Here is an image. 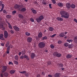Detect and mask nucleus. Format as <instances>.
<instances>
[{
  "label": "nucleus",
  "instance_id": "f257e3e1",
  "mask_svg": "<svg viewBox=\"0 0 77 77\" xmlns=\"http://www.w3.org/2000/svg\"><path fill=\"white\" fill-rule=\"evenodd\" d=\"M38 46L40 48H42L45 46V43L44 42H40L38 44Z\"/></svg>",
  "mask_w": 77,
  "mask_h": 77
},
{
  "label": "nucleus",
  "instance_id": "f03ea898",
  "mask_svg": "<svg viewBox=\"0 0 77 77\" xmlns=\"http://www.w3.org/2000/svg\"><path fill=\"white\" fill-rule=\"evenodd\" d=\"M44 16L42 15L38 17L36 19V20L37 23H40L42 20L44 19Z\"/></svg>",
  "mask_w": 77,
  "mask_h": 77
},
{
  "label": "nucleus",
  "instance_id": "7ed1b4c3",
  "mask_svg": "<svg viewBox=\"0 0 77 77\" xmlns=\"http://www.w3.org/2000/svg\"><path fill=\"white\" fill-rule=\"evenodd\" d=\"M53 55L55 57H61L62 54L60 53H59L57 52H55L53 54Z\"/></svg>",
  "mask_w": 77,
  "mask_h": 77
},
{
  "label": "nucleus",
  "instance_id": "20e7f679",
  "mask_svg": "<svg viewBox=\"0 0 77 77\" xmlns=\"http://www.w3.org/2000/svg\"><path fill=\"white\" fill-rule=\"evenodd\" d=\"M11 46V48H13V46L12 45H9L8 47L7 48V52H6V53H7V54H9V53H10V51H10V47Z\"/></svg>",
  "mask_w": 77,
  "mask_h": 77
},
{
  "label": "nucleus",
  "instance_id": "39448f33",
  "mask_svg": "<svg viewBox=\"0 0 77 77\" xmlns=\"http://www.w3.org/2000/svg\"><path fill=\"white\" fill-rule=\"evenodd\" d=\"M20 7L21 8H23V7H24V6L22 5H19L17 4H16L14 6V8L15 9H18Z\"/></svg>",
  "mask_w": 77,
  "mask_h": 77
},
{
  "label": "nucleus",
  "instance_id": "423d86ee",
  "mask_svg": "<svg viewBox=\"0 0 77 77\" xmlns=\"http://www.w3.org/2000/svg\"><path fill=\"white\" fill-rule=\"evenodd\" d=\"M13 28L14 30L16 32H19L20 30V29L17 26H13Z\"/></svg>",
  "mask_w": 77,
  "mask_h": 77
},
{
  "label": "nucleus",
  "instance_id": "0eeeda50",
  "mask_svg": "<svg viewBox=\"0 0 77 77\" xmlns=\"http://www.w3.org/2000/svg\"><path fill=\"white\" fill-rule=\"evenodd\" d=\"M32 40H33V39H32V38H31L30 37H29L27 38V42H28V43H30V42H31L32 41Z\"/></svg>",
  "mask_w": 77,
  "mask_h": 77
},
{
  "label": "nucleus",
  "instance_id": "6e6552de",
  "mask_svg": "<svg viewBox=\"0 0 77 77\" xmlns=\"http://www.w3.org/2000/svg\"><path fill=\"white\" fill-rule=\"evenodd\" d=\"M69 17V13H67V12H66L64 14V18H68Z\"/></svg>",
  "mask_w": 77,
  "mask_h": 77
},
{
  "label": "nucleus",
  "instance_id": "1a4fd4ad",
  "mask_svg": "<svg viewBox=\"0 0 77 77\" xmlns=\"http://www.w3.org/2000/svg\"><path fill=\"white\" fill-rule=\"evenodd\" d=\"M7 67L6 66H4L3 67V69L2 70V72H4L6 71L7 70Z\"/></svg>",
  "mask_w": 77,
  "mask_h": 77
},
{
  "label": "nucleus",
  "instance_id": "9d476101",
  "mask_svg": "<svg viewBox=\"0 0 77 77\" xmlns=\"http://www.w3.org/2000/svg\"><path fill=\"white\" fill-rule=\"evenodd\" d=\"M0 28H2V30H5V28L3 26V23H0Z\"/></svg>",
  "mask_w": 77,
  "mask_h": 77
},
{
  "label": "nucleus",
  "instance_id": "9b49d317",
  "mask_svg": "<svg viewBox=\"0 0 77 77\" xmlns=\"http://www.w3.org/2000/svg\"><path fill=\"white\" fill-rule=\"evenodd\" d=\"M8 32L6 31H5L4 32V37L5 38H7L8 37Z\"/></svg>",
  "mask_w": 77,
  "mask_h": 77
},
{
  "label": "nucleus",
  "instance_id": "f8f14e48",
  "mask_svg": "<svg viewBox=\"0 0 77 77\" xmlns=\"http://www.w3.org/2000/svg\"><path fill=\"white\" fill-rule=\"evenodd\" d=\"M42 37V33L41 32H39L38 34V38H41Z\"/></svg>",
  "mask_w": 77,
  "mask_h": 77
},
{
  "label": "nucleus",
  "instance_id": "ddd939ff",
  "mask_svg": "<svg viewBox=\"0 0 77 77\" xmlns=\"http://www.w3.org/2000/svg\"><path fill=\"white\" fill-rule=\"evenodd\" d=\"M57 5L60 7H63V3L61 2L58 3L57 4Z\"/></svg>",
  "mask_w": 77,
  "mask_h": 77
},
{
  "label": "nucleus",
  "instance_id": "4468645a",
  "mask_svg": "<svg viewBox=\"0 0 77 77\" xmlns=\"http://www.w3.org/2000/svg\"><path fill=\"white\" fill-rule=\"evenodd\" d=\"M66 6L67 9H70V7H71L70 3H67L66 4Z\"/></svg>",
  "mask_w": 77,
  "mask_h": 77
},
{
  "label": "nucleus",
  "instance_id": "2eb2a0df",
  "mask_svg": "<svg viewBox=\"0 0 77 77\" xmlns=\"http://www.w3.org/2000/svg\"><path fill=\"white\" fill-rule=\"evenodd\" d=\"M65 36V34H64L63 32H62L59 34V36L60 37V38H62L63 37H64Z\"/></svg>",
  "mask_w": 77,
  "mask_h": 77
},
{
  "label": "nucleus",
  "instance_id": "dca6fc26",
  "mask_svg": "<svg viewBox=\"0 0 77 77\" xmlns=\"http://www.w3.org/2000/svg\"><path fill=\"white\" fill-rule=\"evenodd\" d=\"M72 55L71 54H68L66 55V58L67 59H70L72 57Z\"/></svg>",
  "mask_w": 77,
  "mask_h": 77
},
{
  "label": "nucleus",
  "instance_id": "f3484780",
  "mask_svg": "<svg viewBox=\"0 0 77 77\" xmlns=\"http://www.w3.org/2000/svg\"><path fill=\"white\" fill-rule=\"evenodd\" d=\"M57 21H62L63 20V18H62L60 17H58L57 18Z\"/></svg>",
  "mask_w": 77,
  "mask_h": 77
},
{
  "label": "nucleus",
  "instance_id": "a211bd4d",
  "mask_svg": "<svg viewBox=\"0 0 77 77\" xmlns=\"http://www.w3.org/2000/svg\"><path fill=\"white\" fill-rule=\"evenodd\" d=\"M74 42L76 44H77V36H75L73 38Z\"/></svg>",
  "mask_w": 77,
  "mask_h": 77
},
{
  "label": "nucleus",
  "instance_id": "6ab92c4d",
  "mask_svg": "<svg viewBox=\"0 0 77 77\" xmlns=\"http://www.w3.org/2000/svg\"><path fill=\"white\" fill-rule=\"evenodd\" d=\"M31 59H33L35 57V54L34 53H32L31 54Z\"/></svg>",
  "mask_w": 77,
  "mask_h": 77
},
{
  "label": "nucleus",
  "instance_id": "aec40b11",
  "mask_svg": "<svg viewBox=\"0 0 77 77\" xmlns=\"http://www.w3.org/2000/svg\"><path fill=\"white\" fill-rule=\"evenodd\" d=\"M20 11L23 12H25V11H26V8H22L20 10Z\"/></svg>",
  "mask_w": 77,
  "mask_h": 77
},
{
  "label": "nucleus",
  "instance_id": "412c9836",
  "mask_svg": "<svg viewBox=\"0 0 77 77\" xmlns=\"http://www.w3.org/2000/svg\"><path fill=\"white\" fill-rule=\"evenodd\" d=\"M0 39L1 40H5V38H3V35L1 34L0 35Z\"/></svg>",
  "mask_w": 77,
  "mask_h": 77
},
{
  "label": "nucleus",
  "instance_id": "4be33fe9",
  "mask_svg": "<svg viewBox=\"0 0 77 77\" xmlns=\"http://www.w3.org/2000/svg\"><path fill=\"white\" fill-rule=\"evenodd\" d=\"M24 58L25 59H26L27 60H29V56L27 55H24Z\"/></svg>",
  "mask_w": 77,
  "mask_h": 77
},
{
  "label": "nucleus",
  "instance_id": "5701e85b",
  "mask_svg": "<svg viewBox=\"0 0 77 77\" xmlns=\"http://www.w3.org/2000/svg\"><path fill=\"white\" fill-rule=\"evenodd\" d=\"M18 17L20 18H21V19H23V18H24V16L21 14H19L18 15Z\"/></svg>",
  "mask_w": 77,
  "mask_h": 77
},
{
  "label": "nucleus",
  "instance_id": "b1692460",
  "mask_svg": "<svg viewBox=\"0 0 77 77\" xmlns=\"http://www.w3.org/2000/svg\"><path fill=\"white\" fill-rule=\"evenodd\" d=\"M60 74L59 73H55L54 75L55 77H60Z\"/></svg>",
  "mask_w": 77,
  "mask_h": 77
},
{
  "label": "nucleus",
  "instance_id": "393cba45",
  "mask_svg": "<svg viewBox=\"0 0 77 77\" xmlns=\"http://www.w3.org/2000/svg\"><path fill=\"white\" fill-rule=\"evenodd\" d=\"M66 12L65 11H61L60 12L61 15H64Z\"/></svg>",
  "mask_w": 77,
  "mask_h": 77
},
{
  "label": "nucleus",
  "instance_id": "a878e982",
  "mask_svg": "<svg viewBox=\"0 0 77 77\" xmlns=\"http://www.w3.org/2000/svg\"><path fill=\"white\" fill-rule=\"evenodd\" d=\"M70 7L72 9H74V8H75V5L74 4H72L70 5Z\"/></svg>",
  "mask_w": 77,
  "mask_h": 77
},
{
  "label": "nucleus",
  "instance_id": "bb28decb",
  "mask_svg": "<svg viewBox=\"0 0 77 77\" xmlns=\"http://www.w3.org/2000/svg\"><path fill=\"white\" fill-rule=\"evenodd\" d=\"M15 70H12L10 71V73L11 74H14V73H15Z\"/></svg>",
  "mask_w": 77,
  "mask_h": 77
},
{
  "label": "nucleus",
  "instance_id": "cd10ccee",
  "mask_svg": "<svg viewBox=\"0 0 77 77\" xmlns=\"http://www.w3.org/2000/svg\"><path fill=\"white\" fill-rule=\"evenodd\" d=\"M8 27L9 28H10V29H12V25H11V24H10V23L8 22Z\"/></svg>",
  "mask_w": 77,
  "mask_h": 77
},
{
  "label": "nucleus",
  "instance_id": "c85d7f7f",
  "mask_svg": "<svg viewBox=\"0 0 77 77\" xmlns=\"http://www.w3.org/2000/svg\"><path fill=\"white\" fill-rule=\"evenodd\" d=\"M2 8L1 9V11H3V10L4 9V8H5V5L2 4Z\"/></svg>",
  "mask_w": 77,
  "mask_h": 77
},
{
  "label": "nucleus",
  "instance_id": "c756f323",
  "mask_svg": "<svg viewBox=\"0 0 77 77\" xmlns=\"http://www.w3.org/2000/svg\"><path fill=\"white\" fill-rule=\"evenodd\" d=\"M32 12L34 14H36L37 11L35 10H32Z\"/></svg>",
  "mask_w": 77,
  "mask_h": 77
},
{
  "label": "nucleus",
  "instance_id": "7c9ffc66",
  "mask_svg": "<svg viewBox=\"0 0 77 77\" xmlns=\"http://www.w3.org/2000/svg\"><path fill=\"white\" fill-rule=\"evenodd\" d=\"M49 29L50 32H53L54 30V28L52 27H49Z\"/></svg>",
  "mask_w": 77,
  "mask_h": 77
},
{
  "label": "nucleus",
  "instance_id": "2f4dec72",
  "mask_svg": "<svg viewBox=\"0 0 77 77\" xmlns=\"http://www.w3.org/2000/svg\"><path fill=\"white\" fill-rule=\"evenodd\" d=\"M59 66L60 68H63V65L62 63H60L59 64Z\"/></svg>",
  "mask_w": 77,
  "mask_h": 77
},
{
  "label": "nucleus",
  "instance_id": "473e14b6",
  "mask_svg": "<svg viewBox=\"0 0 77 77\" xmlns=\"http://www.w3.org/2000/svg\"><path fill=\"white\" fill-rule=\"evenodd\" d=\"M69 45V43H65L64 44V45L65 46V47H68V45Z\"/></svg>",
  "mask_w": 77,
  "mask_h": 77
},
{
  "label": "nucleus",
  "instance_id": "72a5a7b5",
  "mask_svg": "<svg viewBox=\"0 0 77 77\" xmlns=\"http://www.w3.org/2000/svg\"><path fill=\"white\" fill-rule=\"evenodd\" d=\"M14 59L16 60H18V55H16L14 57Z\"/></svg>",
  "mask_w": 77,
  "mask_h": 77
},
{
  "label": "nucleus",
  "instance_id": "f704fd0d",
  "mask_svg": "<svg viewBox=\"0 0 77 77\" xmlns=\"http://www.w3.org/2000/svg\"><path fill=\"white\" fill-rule=\"evenodd\" d=\"M67 42H69V43H71V42H72L73 41V40H67L66 41Z\"/></svg>",
  "mask_w": 77,
  "mask_h": 77
},
{
  "label": "nucleus",
  "instance_id": "c9c22d12",
  "mask_svg": "<svg viewBox=\"0 0 77 77\" xmlns=\"http://www.w3.org/2000/svg\"><path fill=\"white\" fill-rule=\"evenodd\" d=\"M25 35L26 36H30V34L27 32H26L25 33Z\"/></svg>",
  "mask_w": 77,
  "mask_h": 77
},
{
  "label": "nucleus",
  "instance_id": "e433bc0d",
  "mask_svg": "<svg viewBox=\"0 0 77 77\" xmlns=\"http://www.w3.org/2000/svg\"><path fill=\"white\" fill-rule=\"evenodd\" d=\"M14 63L16 65H18V61L15 60L14 61Z\"/></svg>",
  "mask_w": 77,
  "mask_h": 77
},
{
  "label": "nucleus",
  "instance_id": "4c0bfd02",
  "mask_svg": "<svg viewBox=\"0 0 77 77\" xmlns=\"http://www.w3.org/2000/svg\"><path fill=\"white\" fill-rule=\"evenodd\" d=\"M19 72L20 73H21V74H25V73H26L27 72H26V71H24L23 72L19 71Z\"/></svg>",
  "mask_w": 77,
  "mask_h": 77
},
{
  "label": "nucleus",
  "instance_id": "58836bf2",
  "mask_svg": "<svg viewBox=\"0 0 77 77\" xmlns=\"http://www.w3.org/2000/svg\"><path fill=\"white\" fill-rule=\"evenodd\" d=\"M46 39H47V36H45L43 37L42 38V40H46Z\"/></svg>",
  "mask_w": 77,
  "mask_h": 77
},
{
  "label": "nucleus",
  "instance_id": "ea45409f",
  "mask_svg": "<svg viewBox=\"0 0 77 77\" xmlns=\"http://www.w3.org/2000/svg\"><path fill=\"white\" fill-rule=\"evenodd\" d=\"M4 75L5 77H8V73L7 72H5Z\"/></svg>",
  "mask_w": 77,
  "mask_h": 77
},
{
  "label": "nucleus",
  "instance_id": "a19ab883",
  "mask_svg": "<svg viewBox=\"0 0 77 77\" xmlns=\"http://www.w3.org/2000/svg\"><path fill=\"white\" fill-rule=\"evenodd\" d=\"M50 46L51 47V48H52V49H53V48H54V46L52 44H51L50 45Z\"/></svg>",
  "mask_w": 77,
  "mask_h": 77
},
{
  "label": "nucleus",
  "instance_id": "79ce46f5",
  "mask_svg": "<svg viewBox=\"0 0 77 77\" xmlns=\"http://www.w3.org/2000/svg\"><path fill=\"white\" fill-rule=\"evenodd\" d=\"M52 2L53 4H56V2L55 0H52Z\"/></svg>",
  "mask_w": 77,
  "mask_h": 77
},
{
  "label": "nucleus",
  "instance_id": "37998d69",
  "mask_svg": "<svg viewBox=\"0 0 77 77\" xmlns=\"http://www.w3.org/2000/svg\"><path fill=\"white\" fill-rule=\"evenodd\" d=\"M9 45V42H8L5 45V47H8V46Z\"/></svg>",
  "mask_w": 77,
  "mask_h": 77
},
{
  "label": "nucleus",
  "instance_id": "c03bdc74",
  "mask_svg": "<svg viewBox=\"0 0 77 77\" xmlns=\"http://www.w3.org/2000/svg\"><path fill=\"white\" fill-rule=\"evenodd\" d=\"M16 13H17V11H14L12 12L13 15H14V14H16Z\"/></svg>",
  "mask_w": 77,
  "mask_h": 77
},
{
  "label": "nucleus",
  "instance_id": "a18cd8bd",
  "mask_svg": "<svg viewBox=\"0 0 77 77\" xmlns=\"http://www.w3.org/2000/svg\"><path fill=\"white\" fill-rule=\"evenodd\" d=\"M3 12L4 14H6L8 13V12H7V11H6L5 10H3Z\"/></svg>",
  "mask_w": 77,
  "mask_h": 77
},
{
  "label": "nucleus",
  "instance_id": "49530a36",
  "mask_svg": "<svg viewBox=\"0 0 77 77\" xmlns=\"http://www.w3.org/2000/svg\"><path fill=\"white\" fill-rule=\"evenodd\" d=\"M6 17H7L8 18H11V16L10 15H7Z\"/></svg>",
  "mask_w": 77,
  "mask_h": 77
},
{
  "label": "nucleus",
  "instance_id": "de8ad7c7",
  "mask_svg": "<svg viewBox=\"0 0 77 77\" xmlns=\"http://www.w3.org/2000/svg\"><path fill=\"white\" fill-rule=\"evenodd\" d=\"M21 53L22 54H23V55L25 54V51H22Z\"/></svg>",
  "mask_w": 77,
  "mask_h": 77
},
{
  "label": "nucleus",
  "instance_id": "09e8293b",
  "mask_svg": "<svg viewBox=\"0 0 77 77\" xmlns=\"http://www.w3.org/2000/svg\"><path fill=\"white\" fill-rule=\"evenodd\" d=\"M24 58V56H21L20 57V59H23V58Z\"/></svg>",
  "mask_w": 77,
  "mask_h": 77
},
{
  "label": "nucleus",
  "instance_id": "8fccbe9b",
  "mask_svg": "<svg viewBox=\"0 0 77 77\" xmlns=\"http://www.w3.org/2000/svg\"><path fill=\"white\" fill-rule=\"evenodd\" d=\"M30 20L31 21H32V22H34L35 21V20H34V19H33L31 18L30 19Z\"/></svg>",
  "mask_w": 77,
  "mask_h": 77
},
{
  "label": "nucleus",
  "instance_id": "3c124183",
  "mask_svg": "<svg viewBox=\"0 0 77 77\" xmlns=\"http://www.w3.org/2000/svg\"><path fill=\"white\" fill-rule=\"evenodd\" d=\"M56 34H54L52 35L51 37V38H53L54 37V36H56Z\"/></svg>",
  "mask_w": 77,
  "mask_h": 77
},
{
  "label": "nucleus",
  "instance_id": "603ef678",
  "mask_svg": "<svg viewBox=\"0 0 77 77\" xmlns=\"http://www.w3.org/2000/svg\"><path fill=\"white\" fill-rule=\"evenodd\" d=\"M57 42L58 44H61V43L62 42V41L60 40H59Z\"/></svg>",
  "mask_w": 77,
  "mask_h": 77
},
{
  "label": "nucleus",
  "instance_id": "864d4df0",
  "mask_svg": "<svg viewBox=\"0 0 77 77\" xmlns=\"http://www.w3.org/2000/svg\"><path fill=\"white\" fill-rule=\"evenodd\" d=\"M10 32L12 34H14V30H10Z\"/></svg>",
  "mask_w": 77,
  "mask_h": 77
},
{
  "label": "nucleus",
  "instance_id": "5fc2aeb1",
  "mask_svg": "<svg viewBox=\"0 0 77 77\" xmlns=\"http://www.w3.org/2000/svg\"><path fill=\"white\" fill-rule=\"evenodd\" d=\"M51 4H50L49 5V8L50 9H52V7H51Z\"/></svg>",
  "mask_w": 77,
  "mask_h": 77
},
{
  "label": "nucleus",
  "instance_id": "6e6d98bb",
  "mask_svg": "<svg viewBox=\"0 0 77 77\" xmlns=\"http://www.w3.org/2000/svg\"><path fill=\"white\" fill-rule=\"evenodd\" d=\"M48 65H51V61H48Z\"/></svg>",
  "mask_w": 77,
  "mask_h": 77
},
{
  "label": "nucleus",
  "instance_id": "4d7b16f0",
  "mask_svg": "<svg viewBox=\"0 0 77 77\" xmlns=\"http://www.w3.org/2000/svg\"><path fill=\"white\" fill-rule=\"evenodd\" d=\"M9 65H11V64H12V65H13V63L11 62H9L8 63Z\"/></svg>",
  "mask_w": 77,
  "mask_h": 77
},
{
  "label": "nucleus",
  "instance_id": "13d9d810",
  "mask_svg": "<svg viewBox=\"0 0 77 77\" xmlns=\"http://www.w3.org/2000/svg\"><path fill=\"white\" fill-rule=\"evenodd\" d=\"M42 75H45V73L44 72H42Z\"/></svg>",
  "mask_w": 77,
  "mask_h": 77
},
{
  "label": "nucleus",
  "instance_id": "bf43d9fd",
  "mask_svg": "<svg viewBox=\"0 0 77 77\" xmlns=\"http://www.w3.org/2000/svg\"><path fill=\"white\" fill-rule=\"evenodd\" d=\"M26 77H28V75H29V73H26L25 74Z\"/></svg>",
  "mask_w": 77,
  "mask_h": 77
},
{
  "label": "nucleus",
  "instance_id": "052dcab7",
  "mask_svg": "<svg viewBox=\"0 0 77 77\" xmlns=\"http://www.w3.org/2000/svg\"><path fill=\"white\" fill-rule=\"evenodd\" d=\"M42 4H43V5H46V4H47V3H46V2H42Z\"/></svg>",
  "mask_w": 77,
  "mask_h": 77
},
{
  "label": "nucleus",
  "instance_id": "680f3d73",
  "mask_svg": "<svg viewBox=\"0 0 77 77\" xmlns=\"http://www.w3.org/2000/svg\"><path fill=\"white\" fill-rule=\"evenodd\" d=\"M3 76V74H1V75H0V77H4Z\"/></svg>",
  "mask_w": 77,
  "mask_h": 77
},
{
  "label": "nucleus",
  "instance_id": "e2e57ef3",
  "mask_svg": "<svg viewBox=\"0 0 77 77\" xmlns=\"http://www.w3.org/2000/svg\"><path fill=\"white\" fill-rule=\"evenodd\" d=\"M1 45L3 47V46H5V44L4 43H1Z\"/></svg>",
  "mask_w": 77,
  "mask_h": 77
},
{
  "label": "nucleus",
  "instance_id": "0e129e2a",
  "mask_svg": "<svg viewBox=\"0 0 77 77\" xmlns=\"http://www.w3.org/2000/svg\"><path fill=\"white\" fill-rule=\"evenodd\" d=\"M36 77H41V75L39 74H38L37 75Z\"/></svg>",
  "mask_w": 77,
  "mask_h": 77
},
{
  "label": "nucleus",
  "instance_id": "69168bd1",
  "mask_svg": "<svg viewBox=\"0 0 77 77\" xmlns=\"http://www.w3.org/2000/svg\"><path fill=\"white\" fill-rule=\"evenodd\" d=\"M61 17L62 18H65V15H62Z\"/></svg>",
  "mask_w": 77,
  "mask_h": 77
},
{
  "label": "nucleus",
  "instance_id": "338daca9",
  "mask_svg": "<svg viewBox=\"0 0 77 77\" xmlns=\"http://www.w3.org/2000/svg\"><path fill=\"white\" fill-rule=\"evenodd\" d=\"M48 77H52V75H48Z\"/></svg>",
  "mask_w": 77,
  "mask_h": 77
},
{
  "label": "nucleus",
  "instance_id": "774afa93",
  "mask_svg": "<svg viewBox=\"0 0 77 77\" xmlns=\"http://www.w3.org/2000/svg\"><path fill=\"white\" fill-rule=\"evenodd\" d=\"M21 52H20L19 53V56H21Z\"/></svg>",
  "mask_w": 77,
  "mask_h": 77
}]
</instances>
